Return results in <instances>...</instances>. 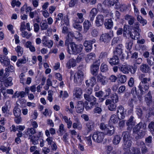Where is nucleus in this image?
<instances>
[{"instance_id": "f257e3e1", "label": "nucleus", "mask_w": 154, "mask_h": 154, "mask_svg": "<svg viewBox=\"0 0 154 154\" xmlns=\"http://www.w3.org/2000/svg\"><path fill=\"white\" fill-rule=\"evenodd\" d=\"M70 47L71 51L69 49H67V52L70 54L76 55L80 53L82 51L83 46L81 45L75 44L74 42H72L70 44Z\"/></svg>"}, {"instance_id": "f03ea898", "label": "nucleus", "mask_w": 154, "mask_h": 154, "mask_svg": "<svg viewBox=\"0 0 154 154\" xmlns=\"http://www.w3.org/2000/svg\"><path fill=\"white\" fill-rule=\"evenodd\" d=\"M119 69L124 74H128L130 72L131 74H133L135 73L137 70V69L134 67L125 63L119 67Z\"/></svg>"}, {"instance_id": "7ed1b4c3", "label": "nucleus", "mask_w": 154, "mask_h": 154, "mask_svg": "<svg viewBox=\"0 0 154 154\" xmlns=\"http://www.w3.org/2000/svg\"><path fill=\"white\" fill-rule=\"evenodd\" d=\"M84 95L85 99L88 101L91 102L90 103V105L87 104L85 106V109L87 110H90L92 109L94 106L96 105L97 102V99L93 96L90 95Z\"/></svg>"}, {"instance_id": "20e7f679", "label": "nucleus", "mask_w": 154, "mask_h": 154, "mask_svg": "<svg viewBox=\"0 0 154 154\" xmlns=\"http://www.w3.org/2000/svg\"><path fill=\"white\" fill-rule=\"evenodd\" d=\"M84 78V73L81 70H79L74 75V81L76 84L80 85Z\"/></svg>"}, {"instance_id": "39448f33", "label": "nucleus", "mask_w": 154, "mask_h": 154, "mask_svg": "<svg viewBox=\"0 0 154 154\" xmlns=\"http://www.w3.org/2000/svg\"><path fill=\"white\" fill-rule=\"evenodd\" d=\"M104 136L103 133L101 132H96L94 133L93 134L92 138L94 141L100 143L102 141Z\"/></svg>"}, {"instance_id": "423d86ee", "label": "nucleus", "mask_w": 154, "mask_h": 154, "mask_svg": "<svg viewBox=\"0 0 154 154\" xmlns=\"http://www.w3.org/2000/svg\"><path fill=\"white\" fill-rule=\"evenodd\" d=\"M5 73H4V70L1 69L0 70V82L3 81L4 79L8 78L9 75L10 68L8 66L5 69Z\"/></svg>"}, {"instance_id": "0eeeda50", "label": "nucleus", "mask_w": 154, "mask_h": 154, "mask_svg": "<svg viewBox=\"0 0 154 154\" xmlns=\"http://www.w3.org/2000/svg\"><path fill=\"white\" fill-rule=\"evenodd\" d=\"M122 46V45L119 44L118 46L116 48L115 50L113 51L114 56L121 59H123L124 57L121 48Z\"/></svg>"}, {"instance_id": "6e6552de", "label": "nucleus", "mask_w": 154, "mask_h": 154, "mask_svg": "<svg viewBox=\"0 0 154 154\" xmlns=\"http://www.w3.org/2000/svg\"><path fill=\"white\" fill-rule=\"evenodd\" d=\"M96 42L95 39H93L91 40L85 41L84 43V45L85 47V51L87 52H90L92 48V45Z\"/></svg>"}, {"instance_id": "1a4fd4ad", "label": "nucleus", "mask_w": 154, "mask_h": 154, "mask_svg": "<svg viewBox=\"0 0 154 154\" xmlns=\"http://www.w3.org/2000/svg\"><path fill=\"white\" fill-rule=\"evenodd\" d=\"M42 135V131H39L35 135H33L32 136L29 137L30 141L34 145H36L38 143V140L40 138Z\"/></svg>"}, {"instance_id": "9d476101", "label": "nucleus", "mask_w": 154, "mask_h": 154, "mask_svg": "<svg viewBox=\"0 0 154 154\" xmlns=\"http://www.w3.org/2000/svg\"><path fill=\"white\" fill-rule=\"evenodd\" d=\"M97 80L101 85H104L107 84L108 82V79L106 76L100 73L98 75L97 77Z\"/></svg>"}, {"instance_id": "9b49d317", "label": "nucleus", "mask_w": 154, "mask_h": 154, "mask_svg": "<svg viewBox=\"0 0 154 154\" xmlns=\"http://www.w3.org/2000/svg\"><path fill=\"white\" fill-rule=\"evenodd\" d=\"M36 133V130L33 128H28L23 132V136L25 138L28 137H29L34 135Z\"/></svg>"}, {"instance_id": "f8f14e48", "label": "nucleus", "mask_w": 154, "mask_h": 154, "mask_svg": "<svg viewBox=\"0 0 154 154\" xmlns=\"http://www.w3.org/2000/svg\"><path fill=\"white\" fill-rule=\"evenodd\" d=\"M117 116L121 119H124L126 113V110L122 105H119L117 108Z\"/></svg>"}, {"instance_id": "ddd939ff", "label": "nucleus", "mask_w": 154, "mask_h": 154, "mask_svg": "<svg viewBox=\"0 0 154 154\" xmlns=\"http://www.w3.org/2000/svg\"><path fill=\"white\" fill-rule=\"evenodd\" d=\"M58 20H61V25L65 23L66 25H67L68 24V19L67 17L63 18V14L62 13H59L57 15V18H56V20L55 21V23L57 22Z\"/></svg>"}, {"instance_id": "4468645a", "label": "nucleus", "mask_w": 154, "mask_h": 154, "mask_svg": "<svg viewBox=\"0 0 154 154\" xmlns=\"http://www.w3.org/2000/svg\"><path fill=\"white\" fill-rule=\"evenodd\" d=\"M105 105H108V108L109 110L112 111H115L116 110L117 105L115 103L111 102L110 99H107L105 102Z\"/></svg>"}, {"instance_id": "2eb2a0df", "label": "nucleus", "mask_w": 154, "mask_h": 154, "mask_svg": "<svg viewBox=\"0 0 154 154\" xmlns=\"http://www.w3.org/2000/svg\"><path fill=\"white\" fill-rule=\"evenodd\" d=\"M132 141L131 139L123 140L122 145L123 149L125 151L130 152V147L131 146Z\"/></svg>"}, {"instance_id": "dca6fc26", "label": "nucleus", "mask_w": 154, "mask_h": 154, "mask_svg": "<svg viewBox=\"0 0 154 154\" xmlns=\"http://www.w3.org/2000/svg\"><path fill=\"white\" fill-rule=\"evenodd\" d=\"M104 21V17L103 15L101 14L98 15L96 17L95 20L96 26L98 27L102 25Z\"/></svg>"}, {"instance_id": "f3484780", "label": "nucleus", "mask_w": 154, "mask_h": 154, "mask_svg": "<svg viewBox=\"0 0 154 154\" xmlns=\"http://www.w3.org/2000/svg\"><path fill=\"white\" fill-rule=\"evenodd\" d=\"M138 88L140 92V95H143L144 94L146 91H148L149 88V86L148 85L140 83L138 86Z\"/></svg>"}, {"instance_id": "a211bd4d", "label": "nucleus", "mask_w": 154, "mask_h": 154, "mask_svg": "<svg viewBox=\"0 0 154 154\" xmlns=\"http://www.w3.org/2000/svg\"><path fill=\"white\" fill-rule=\"evenodd\" d=\"M115 130V128L113 125H108L106 131H104V133L106 135L110 136L114 134Z\"/></svg>"}, {"instance_id": "6ab92c4d", "label": "nucleus", "mask_w": 154, "mask_h": 154, "mask_svg": "<svg viewBox=\"0 0 154 154\" xmlns=\"http://www.w3.org/2000/svg\"><path fill=\"white\" fill-rule=\"evenodd\" d=\"M42 42L43 45L48 48H51L53 44V41L51 40H48L46 36H44L43 37Z\"/></svg>"}, {"instance_id": "aec40b11", "label": "nucleus", "mask_w": 154, "mask_h": 154, "mask_svg": "<svg viewBox=\"0 0 154 154\" xmlns=\"http://www.w3.org/2000/svg\"><path fill=\"white\" fill-rule=\"evenodd\" d=\"M111 36L107 33H105L101 35L100 37V41L105 43H107L111 39Z\"/></svg>"}, {"instance_id": "412c9836", "label": "nucleus", "mask_w": 154, "mask_h": 154, "mask_svg": "<svg viewBox=\"0 0 154 154\" xmlns=\"http://www.w3.org/2000/svg\"><path fill=\"white\" fill-rule=\"evenodd\" d=\"M0 61L2 64L6 66H8L10 64V60L7 56L0 55Z\"/></svg>"}, {"instance_id": "4be33fe9", "label": "nucleus", "mask_w": 154, "mask_h": 154, "mask_svg": "<svg viewBox=\"0 0 154 154\" xmlns=\"http://www.w3.org/2000/svg\"><path fill=\"white\" fill-rule=\"evenodd\" d=\"M143 130H141L139 133H137V136L135 137V139L138 140L143 138L145 136L146 131V125H143L142 127Z\"/></svg>"}, {"instance_id": "5701e85b", "label": "nucleus", "mask_w": 154, "mask_h": 154, "mask_svg": "<svg viewBox=\"0 0 154 154\" xmlns=\"http://www.w3.org/2000/svg\"><path fill=\"white\" fill-rule=\"evenodd\" d=\"M107 60L112 66L117 65L119 62V59L117 57L113 56L112 58H108Z\"/></svg>"}, {"instance_id": "b1692460", "label": "nucleus", "mask_w": 154, "mask_h": 154, "mask_svg": "<svg viewBox=\"0 0 154 154\" xmlns=\"http://www.w3.org/2000/svg\"><path fill=\"white\" fill-rule=\"evenodd\" d=\"M76 108V112L78 113H82L84 109V103L82 101H78Z\"/></svg>"}, {"instance_id": "393cba45", "label": "nucleus", "mask_w": 154, "mask_h": 154, "mask_svg": "<svg viewBox=\"0 0 154 154\" xmlns=\"http://www.w3.org/2000/svg\"><path fill=\"white\" fill-rule=\"evenodd\" d=\"M137 145L141 148V152L143 154H145L147 152L148 149L144 142L142 141H140L138 142Z\"/></svg>"}, {"instance_id": "a878e982", "label": "nucleus", "mask_w": 154, "mask_h": 154, "mask_svg": "<svg viewBox=\"0 0 154 154\" xmlns=\"http://www.w3.org/2000/svg\"><path fill=\"white\" fill-rule=\"evenodd\" d=\"M85 83L87 87L91 86L92 87L96 83V78L94 77H91L89 80L86 81Z\"/></svg>"}, {"instance_id": "bb28decb", "label": "nucleus", "mask_w": 154, "mask_h": 154, "mask_svg": "<svg viewBox=\"0 0 154 154\" xmlns=\"http://www.w3.org/2000/svg\"><path fill=\"white\" fill-rule=\"evenodd\" d=\"M125 19L126 20L128 21V24L130 26L133 25L135 20L134 17L128 14H127L125 16Z\"/></svg>"}, {"instance_id": "cd10ccee", "label": "nucleus", "mask_w": 154, "mask_h": 154, "mask_svg": "<svg viewBox=\"0 0 154 154\" xmlns=\"http://www.w3.org/2000/svg\"><path fill=\"white\" fill-rule=\"evenodd\" d=\"M76 65V62L75 60L71 58L66 63V67L68 69L71 68V67H74Z\"/></svg>"}, {"instance_id": "c85d7f7f", "label": "nucleus", "mask_w": 154, "mask_h": 154, "mask_svg": "<svg viewBox=\"0 0 154 154\" xmlns=\"http://www.w3.org/2000/svg\"><path fill=\"white\" fill-rule=\"evenodd\" d=\"M104 25L106 29H110L113 26V23L111 19H106L105 21Z\"/></svg>"}, {"instance_id": "c756f323", "label": "nucleus", "mask_w": 154, "mask_h": 154, "mask_svg": "<svg viewBox=\"0 0 154 154\" xmlns=\"http://www.w3.org/2000/svg\"><path fill=\"white\" fill-rule=\"evenodd\" d=\"M62 118L64 122L67 124V127L68 128H70L72 125V122L70 118H68L66 116L62 115Z\"/></svg>"}, {"instance_id": "7c9ffc66", "label": "nucleus", "mask_w": 154, "mask_h": 154, "mask_svg": "<svg viewBox=\"0 0 154 154\" xmlns=\"http://www.w3.org/2000/svg\"><path fill=\"white\" fill-rule=\"evenodd\" d=\"M97 12V10L95 8H93L91 9L89 13V17L91 21H93L94 20Z\"/></svg>"}, {"instance_id": "2f4dec72", "label": "nucleus", "mask_w": 154, "mask_h": 154, "mask_svg": "<svg viewBox=\"0 0 154 154\" xmlns=\"http://www.w3.org/2000/svg\"><path fill=\"white\" fill-rule=\"evenodd\" d=\"M139 23L138 22H137L134 23V25L132 27L134 32L136 33V35H139V32L141 31L139 29Z\"/></svg>"}, {"instance_id": "473e14b6", "label": "nucleus", "mask_w": 154, "mask_h": 154, "mask_svg": "<svg viewBox=\"0 0 154 154\" xmlns=\"http://www.w3.org/2000/svg\"><path fill=\"white\" fill-rule=\"evenodd\" d=\"M9 101H7L5 105L3 106L2 109V113L4 114V116H9V113H8V111H9V110H8V106L7 104H9Z\"/></svg>"}, {"instance_id": "72a5a7b5", "label": "nucleus", "mask_w": 154, "mask_h": 154, "mask_svg": "<svg viewBox=\"0 0 154 154\" xmlns=\"http://www.w3.org/2000/svg\"><path fill=\"white\" fill-rule=\"evenodd\" d=\"M76 15L78 17V18L74 20L75 22L76 23H82L84 20V18L83 17V14L82 13H78Z\"/></svg>"}, {"instance_id": "f704fd0d", "label": "nucleus", "mask_w": 154, "mask_h": 154, "mask_svg": "<svg viewBox=\"0 0 154 154\" xmlns=\"http://www.w3.org/2000/svg\"><path fill=\"white\" fill-rule=\"evenodd\" d=\"M140 70L143 73H147L150 70V68L148 65L143 64L140 66Z\"/></svg>"}, {"instance_id": "c9c22d12", "label": "nucleus", "mask_w": 154, "mask_h": 154, "mask_svg": "<svg viewBox=\"0 0 154 154\" xmlns=\"http://www.w3.org/2000/svg\"><path fill=\"white\" fill-rule=\"evenodd\" d=\"M152 96L151 94V91H149L145 98V100L146 103L148 105L152 101Z\"/></svg>"}, {"instance_id": "e433bc0d", "label": "nucleus", "mask_w": 154, "mask_h": 154, "mask_svg": "<svg viewBox=\"0 0 154 154\" xmlns=\"http://www.w3.org/2000/svg\"><path fill=\"white\" fill-rule=\"evenodd\" d=\"M82 94L81 89L79 88H76L74 89V95L75 97L79 98Z\"/></svg>"}, {"instance_id": "4c0bfd02", "label": "nucleus", "mask_w": 154, "mask_h": 154, "mask_svg": "<svg viewBox=\"0 0 154 154\" xmlns=\"http://www.w3.org/2000/svg\"><path fill=\"white\" fill-rule=\"evenodd\" d=\"M134 119L133 116H131L126 123V125L130 128L132 127L135 125V122L134 121Z\"/></svg>"}, {"instance_id": "58836bf2", "label": "nucleus", "mask_w": 154, "mask_h": 154, "mask_svg": "<svg viewBox=\"0 0 154 154\" xmlns=\"http://www.w3.org/2000/svg\"><path fill=\"white\" fill-rule=\"evenodd\" d=\"M136 104V101L134 99L131 98L129 99L128 101V104L129 106L131 107V109L128 111V112H131L133 111L134 106Z\"/></svg>"}, {"instance_id": "ea45409f", "label": "nucleus", "mask_w": 154, "mask_h": 154, "mask_svg": "<svg viewBox=\"0 0 154 154\" xmlns=\"http://www.w3.org/2000/svg\"><path fill=\"white\" fill-rule=\"evenodd\" d=\"M91 26V24L90 22L87 20H85L83 23V27L84 32L86 33L89 29Z\"/></svg>"}, {"instance_id": "a19ab883", "label": "nucleus", "mask_w": 154, "mask_h": 154, "mask_svg": "<svg viewBox=\"0 0 154 154\" xmlns=\"http://www.w3.org/2000/svg\"><path fill=\"white\" fill-rule=\"evenodd\" d=\"M129 26L127 25L126 24H125L123 27V35L125 37H127V35H129L131 32V31L130 29H128V27Z\"/></svg>"}, {"instance_id": "79ce46f5", "label": "nucleus", "mask_w": 154, "mask_h": 154, "mask_svg": "<svg viewBox=\"0 0 154 154\" xmlns=\"http://www.w3.org/2000/svg\"><path fill=\"white\" fill-rule=\"evenodd\" d=\"M142 125V122H140L136 125L133 129V133L135 134L138 133L140 131V129L141 128Z\"/></svg>"}, {"instance_id": "37998d69", "label": "nucleus", "mask_w": 154, "mask_h": 154, "mask_svg": "<svg viewBox=\"0 0 154 154\" xmlns=\"http://www.w3.org/2000/svg\"><path fill=\"white\" fill-rule=\"evenodd\" d=\"M131 134L129 131H124L122 133V136L123 140L131 139Z\"/></svg>"}, {"instance_id": "c03bdc74", "label": "nucleus", "mask_w": 154, "mask_h": 154, "mask_svg": "<svg viewBox=\"0 0 154 154\" xmlns=\"http://www.w3.org/2000/svg\"><path fill=\"white\" fill-rule=\"evenodd\" d=\"M99 69L98 65H94L92 67L91 71V74L94 76H96L98 74Z\"/></svg>"}, {"instance_id": "a18cd8bd", "label": "nucleus", "mask_w": 154, "mask_h": 154, "mask_svg": "<svg viewBox=\"0 0 154 154\" xmlns=\"http://www.w3.org/2000/svg\"><path fill=\"white\" fill-rule=\"evenodd\" d=\"M27 60L26 57L24 56L23 57V58L20 59L18 60L16 63L17 65L18 66H20L22 64H25L27 63Z\"/></svg>"}, {"instance_id": "49530a36", "label": "nucleus", "mask_w": 154, "mask_h": 154, "mask_svg": "<svg viewBox=\"0 0 154 154\" xmlns=\"http://www.w3.org/2000/svg\"><path fill=\"white\" fill-rule=\"evenodd\" d=\"M95 58V54L94 53H91L87 55L86 58V60L88 62L91 60H94Z\"/></svg>"}, {"instance_id": "de8ad7c7", "label": "nucleus", "mask_w": 154, "mask_h": 154, "mask_svg": "<svg viewBox=\"0 0 154 154\" xmlns=\"http://www.w3.org/2000/svg\"><path fill=\"white\" fill-rule=\"evenodd\" d=\"M94 122L91 121H89L86 124V127L89 131L92 130L94 128Z\"/></svg>"}, {"instance_id": "09e8293b", "label": "nucleus", "mask_w": 154, "mask_h": 154, "mask_svg": "<svg viewBox=\"0 0 154 154\" xmlns=\"http://www.w3.org/2000/svg\"><path fill=\"white\" fill-rule=\"evenodd\" d=\"M118 120L119 118L116 116V115L113 114L111 116L109 122L111 123L116 124L118 122Z\"/></svg>"}, {"instance_id": "8fccbe9b", "label": "nucleus", "mask_w": 154, "mask_h": 154, "mask_svg": "<svg viewBox=\"0 0 154 154\" xmlns=\"http://www.w3.org/2000/svg\"><path fill=\"white\" fill-rule=\"evenodd\" d=\"M72 127L74 129L77 128L78 130H80L82 128V126L80 122L79 121H77L76 122L73 124Z\"/></svg>"}, {"instance_id": "3c124183", "label": "nucleus", "mask_w": 154, "mask_h": 154, "mask_svg": "<svg viewBox=\"0 0 154 154\" xmlns=\"http://www.w3.org/2000/svg\"><path fill=\"white\" fill-rule=\"evenodd\" d=\"M95 106V108L94 109V112L95 113L100 114L102 111V109L99 106L98 103L96 102V103Z\"/></svg>"}, {"instance_id": "603ef678", "label": "nucleus", "mask_w": 154, "mask_h": 154, "mask_svg": "<svg viewBox=\"0 0 154 154\" xmlns=\"http://www.w3.org/2000/svg\"><path fill=\"white\" fill-rule=\"evenodd\" d=\"M111 99L110 100H111L112 102L116 103L119 101V97L116 93L114 94L111 97Z\"/></svg>"}, {"instance_id": "864d4df0", "label": "nucleus", "mask_w": 154, "mask_h": 154, "mask_svg": "<svg viewBox=\"0 0 154 154\" xmlns=\"http://www.w3.org/2000/svg\"><path fill=\"white\" fill-rule=\"evenodd\" d=\"M15 49L16 52L18 53V56H21L23 52V48L20 46H17Z\"/></svg>"}, {"instance_id": "5fc2aeb1", "label": "nucleus", "mask_w": 154, "mask_h": 154, "mask_svg": "<svg viewBox=\"0 0 154 154\" xmlns=\"http://www.w3.org/2000/svg\"><path fill=\"white\" fill-rule=\"evenodd\" d=\"M100 70L103 72L107 71L108 70V66L104 63H103L100 66Z\"/></svg>"}, {"instance_id": "6e6d98bb", "label": "nucleus", "mask_w": 154, "mask_h": 154, "mask_svg": "<svg viewBox=\"0 0 154 154\" xmlns=\"http://www.w3.org/2000/svg\"><path fill=\"white\" fill-rule=\"evenodd\" d=\"M14 113L15 117L20 116L21 114L20 109L17 107H15L14 109Z\"/></svg>"}, {"instance_id": "4d7b16f0", "label": "nucleus", "mask_w": 154, "mask_h": 154, "mask_svg": "<svg viewBox=\"0 0 154 154\" xmlns=\"http://www.w3.org/2000/svg\"><path fill=\"white\" fill-rule=\"evenodd\" d=\"M121 139V138L119 136L116 135L113 140V143L114 144L117 145L119 143Z\"/></svg>"}, {"instance_id": "13d9d810", "label": "nucleus", "mask_w": 154, "mask_h": 154, "mask_svg": "<svg viewBox=\"0 0 154 154\" xmlns=\"http://www.w3.org/2000/svg\"><path fill=\"white\" fill-rule=\"evenodd\" d=\"M148 128L153 135H154V122H151L149 124Z\"/></svg>"}, {"instance_id": "bf43d9fd", "label": "nucleus", "mask_w": 154, "mask_h": 154, "mask_svg": "<svg viewBox=\"0 0 154 154\" xmlns=\"http://www.w3.org/2000/svg\"><path fill=\"white\" fill-rule=\"evenodd\" d=\"M151 81V78L150 77L146 78L145 77L140 83L143 84L144 85H148L149 86V82Z\"/></svg>"}, {"instance_id": "052dcab7", "label": "nucleus", "mask_w": 154, "mask_h": 154, "mask_svg": "<svg viewBox=\"0 0 154 154\" xmlns=\"http://www.w3.org/2000/svg\"><path fill=\"white\" fill-rule=\"evenodd\" d=\"M147 63L150 66L154 64V57L150 56L147 59Z\"/></svg>"}, {"instance_id": "680f3d73", "label": "nucleus", "mask_w": 154, "mask_h": 154, "mask_svg": "<svg viewBox=\"0 0 154 154\" xmlns=\"http://www.w3.org/2000/svg\"><path fill=\"white\" fill-rule=\"evenodd\" d=\"M21 4L20 2L16 0H13L11 3V5L13 8H14L15 6H16L17 7H19Z\"/></svg>"}, {"instance_id": "e2e57ef3", "label": "nucleus", "mask_w": 154, "mask_h": 154, "mask_svg": "<svg viewBox=\"0 0 154 154\" xmlns=\"http://www.w3.org/2000/svg\"><path fill=\"white\" fill-rule=\"evenodd\" d=\"M79 23H76L75 22L73 25V27L75 29H77L79 31H82V26L79 24Z\"/></svg>"}, {"instance_id": "0e129e2a", "label": "nucleus", "mask_w": 154, "mask_h": 154, "mask_svg": "<svg viewBox=\"0 0 154 154\" xmlns=\"http://www.w3.org/2000/svg\"><path fill=\"white\" fill-rule=\"evenodd\" d=\"M21 31V35L23 37L26 38L28 39L32 35V34L31 33L28 34L27 32L24 31V30Z\"/></svg>"}, {"instance_id": "69168bd1", "label": "nucleus", "mask_w": 154, "mask_h": 154, "mask_svg": "<svg viewBox=\"0 0 154 154\" xmlns=\"http://www.w3.org/2000/svg\"><path fill=\"white\" fill-rule=\"evenodd\" d=\"M136 112L139 118H141L143 115V111L142 109L140 108H137Z\"/></svg>"}, {"instance_id": "338daca9", "label": "nucleus", "mask_w": 154, "mask_h": 154, "mask_svg": "<svg viewBox=\"0 0 154 154\" xmlns=\"http://www.w3.org/2000/svg\"><path fill=\"white\" fill-rule=\"evenodd\" d=\"M48 97L47 99L50 102H51L53 100V91L51 90H49L48 91Z\"/></svg>"}, {"instance_id": "774afa93", "label": "nucleus", "mask_w": 154, "mask_h": 154, "mask_svg": "<svg viewBox=\"0 0 154 154\" xmlns=\"http://www.w3.org/2000/svg\"><path fill=\"white\" fill-rule=\"evenodd\" d=\"M133 45V41L129 40L126 43V47L128 49L130 50L132 48Z\"/></svg>"}]
</instances>
